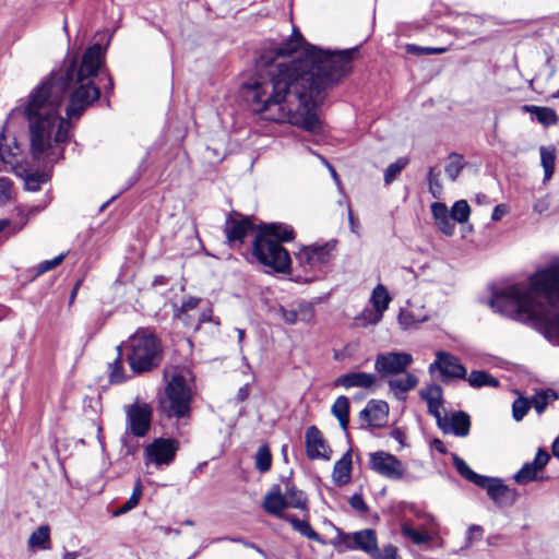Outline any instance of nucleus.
<instances>
[{
	"label": "nucleus",
	"instance_id": "f257e3e1",
	"mask_svg": "<svg viewBox=\"0 0 559 559\" xmlns=\"http://www.w3.org/2000/svg\"><path fill=\"white\" fill-rule=\"evenodd\" d=\"M304 44L302 35L294 29L288 39L265 50L258 67L267 68L266 74L259 73L243 83L242 91L250 109L262 119L319 133L322 123L317 108L326 91L350 72L358 49L332 52L311 46L297 59L273 64L276 58L290 56Z\"/></svg>",
	"mask_w": 559,
	"mask_h": 559
},
{
	"label": "nucleus",
	"instance_id": "f03ea898",
	"mask_svg": "<svg viewBox=\"0 0 559 559\" xmlns=\"http://www.w3.org/2000/svg\"><path fill=\"white\" fill-rule=\"evenodd\" d=\"M105 61L100 44L88 47L80 66L75 60L52 71L28 95L22 114L28 126L29 151L38 162L62 157L59 144L71 140L69 119H78L100 96L95 78Z\"/></svg>",
	"mask_w": 559,
	"mask_h": 559
},
{
	"label": "nucleus",
	"instance_id": "7ed1b4c3",
	"mask_svg": "<svg viewBox=\"0 0 559 559\" xmlns=\"http://www.w3.org/2000/svg\"><path fill=\"white\" fill-rule=\"evenodd\" d=\"M489 306L559 345V259L533 273L528 285L516 283L493 293Z\"/></svg>",
	"mask_w": 559,
	"mask_h": 559
},
{
	"label": "nucleus",
	"instance_id": "20e7f679",
	"mask_svg": "<svg viewBox=\"0 0 559 559\" xmlns=\"http://www.w3.org/2000/svg\"><path fill=\"white\" fill-rule=\"evenodd\" d=\"M193 397V379L189 371L176 369L158 399V409L168 419L189 418Z\"/></svg>",
	"mask_w": 559,
	"mask_h": 559
},
{
	"label": "nucleus",
	"instance_id": "39448f33",
	"mask_svg": "<svg viewBox=\"0 0 559 559\" xmlns=\"http://www.w3.org/2000/svg\"><path fill=\"white\" fill-rule=\"evenodd\" d=\"M127 359L134 374L151 372L158 368L163 360L162 345L155 335L138 331L129 337Z\"/></svg>",
	"mask_w": 559,
	"mask_h": 559
},
{
	"label": "nucleus",
	"instance_id": "423d86ee",
	"mask_svg": "<svg viewBox=\"0 0 559 559\" xmlns=\"http://www.w3.org/2000/svg\"><path fill=\"white\" fill-rule=\"evenodd\" d=\"M126 436L122 437V445L126 455H133L136 451L135 445H130L128 442L129 436L135 438H144L151 430L153 408L150 404L144 402H134L126 406Z\"/></svg>",
	"mask_w": 559,
	"mask_h": 559
},
{
	"label": "nucleus",
	"instance_id": "0eeeda50",
	"mask_svg": "<svg viewBox=\"0 0 559 559\" xmlns=\"http://www.w3.org/2000/svg\"><path fill=\"white\" fill-rule=\"evenodd\" d=\"M252 253L263 265L272 269L276 273H288L290 271L292 259L288 251L277 241L257 234Z\"/></svg>",
	"mask_w": 559,
	"mask_h": 559
},
{
	"label": "nucleus",
	"instance_id": "6e6552de",
	"mask_svg": "<svg viewBox=\"0 0 559 559\" xmlns=\"http://www.w3.org/2000/svg\"><path fill=\"white\" fill-rule=\"evenodd\" d=\"M337 241L331 239L322 245L313 243L302 247L295 259L298 265L313 276L323 273L325 266L335 258Z\"/></svg>",
	"mask_w": 559,
	"mask_h": 559
},
{
	"label": "nucleus",
	"instance_id": "1a4fd4ad",
	"mask_svg": "<svg viewBox=\"0 0 559 559\" xmlns=\"http://www.w3.org/2000/svg\"><path fill=\"white\" fill-rule=\"evenodd\" d=\"M179 443L170 438H156L144 449L146 463L156 466L169 465L176 457Z\"/></svg>",
	"mask_w": 559,
	"mask_h": 559
},
{
	"label": "nucleus",
	"instance_id": "9d476101",
	"mask_svg": "<svg viewBox=\"0 0 559 559\" xmlns=\"http://www.w3.org/2000/svg\"><path fill=\"white\" fill-rule=\"evenodd\" d=\"M369 467L374 473L392 480H400L404 476L403 463L393 454L377 451L369 455Z\"/></svg>",
	"mask_w": 559,
	"mask_h": 559
},
{
	"label": "nucleus",
	"instance_id": "9b49d317",
	"mask_svg": "<svg viewBox=\"0 0 559 559\" xmlns=\"http://www.w3.org/2000/svg\"><path fill=\"white\" fill-rule=\"evenodd\" d=\"M413 364V356L408 353H383L379 354L374 361V369L381 377L401 374Z\"/></svg>",
	"mask_w": 559,
	"mask_h": 559
},
{
	"label": "nucleus",
	"instance_id": "f8f14e48",
	"mask_svg": "<svg viewBox=\"0 0 559 559\" xmlns=\"http://www.w3.org/2000/svg\"><path fill=\"white\" fill-rule=\"evenodd\" d=\"M254 228V224L248 216H243L236 211L228 215L224 224V233L229 245L243 243L246 236Z\"/></svg>",
	"mask_w": 559,
	"mask_h": 559
},
{
	"label": "nucleus",
	"instance_id": "ddd939ff",
	"mask_svg": "<svg viewBox=\"0 0 559 559\" xmlns=\"http://www.w3.org/2000/svg\"><path fill=\"white\" fill-rule=\"evenodd\" d=\"M439 370L443 379H465L466 368L452 354L443 350L436 353V360L430 364L429 372Z\"/></svg>",
	"mask_w": 559,
	"mask_h": 559
},
{
	"label": "nucleus",
	"instance_id": "4468645a",
	"mask_svg": "<svg viewBox=\"0 0 559 559\" xmlns=\"http://www.w3.org/2000/svg\"><path fill=\"white\" fill-rule=\"evenodd\" d=\"M480 488L487 491L489 498L499 507H511L516 501V490L509 488L503 484L502 479L486 476V481Z\"/></svg>",
	"mask_w": 559,
	"mask_h": 559
},
{
	"label": "nucleus",
	"instance_id": "2eb2a0df",
	"mask_svg": "<svg viewBox=\"0 0 559 559\" xmlns=\"http://www.w3.org/2000/svg\"><path fill=\"white\" fill-rule=\"evenodd\" d=\"M340 536L347 549L361 550L370 557L378 556L377 536L373 530L367 528L356 532L352 537L340 532Z\"/></svg>",
	"mask_w": 559,
	"mask_h": 559
},
{
	"label": "nucleus",
	"instance_id": "dca6fc26",
	"mask_svg": "<svg viewBox=\"0 0 559 559\" xmlns=\"http://www.w3.org/2000/svg\"><path fill=\"white\" fill-rule=\"evenodd\" d=\"M390 301L391 296L386 288L382 284H378L371 294V302L374 310L364 312L362 318H357V320H364V322L360 323L361 325L377 324L382 319L383 312L388 309Z\"/></svg>",
	"mask_w": 559,
	"mask_h": 559
},
{
	"label": "nucleus",
	"instance_id": "f3484780",
	"mask_svg": "<svg viewBox=\"0 0 559 559\" xmlns=\"http://www.w3.org/2000/svg\"><path fill=\"white\" fill-rule=\"evenodd\" d=\"M306 452L310 460L322 459L329 461L331 459V449L323 439L321 431L316 426H310L306 430Z\"/></svg>",
	"mask_w": 559,
	"mask_h": 559
},
{
	"label": "nucleus",
	"instance_id": "a211bd4d",
	"mask_svg": "<svg viewBox=\"0 0 559 559\" xmlns=\"http://www.w3.org/2000/svg\"><path fill=\"white\" fill-rule=\"evenodd\" d=\"M437 426L443 433L465 438L469 433L471 417L463 411L453 412L450 416H443Z\"/></svg>",
	"mask_w": 559,
	"mask_h": 559
},
{
	"label": "nucleus",
	"instance_id": "6ab92c4d",
	"mask_svg": "<svg viewBox=\"0 0 559 559\" xmlns=\"http://www.w3.org/2000/svg\"><path fill=\"white\" fill-rule=\"evenodd\" d=\"M549 459L550 456L547 451L538 449L534 460L525 463L522 468L514 474L513 479L519 485H525L530 481L537 480V474L544 469Z\"/></svg>",
	"mask_w": 559,
	"mask_h": 559
},
{
	"label": "nucleus",
	"instance_id": "aec40b11",
	"mask_svg": "<svg viewBox=\"0 0 559 559\" xmlns=\"http://www.w3.org/2000/svg\"><path fill=\"white\" fill-rule=\"evenodd\" d=\"M389 415V405L381 400H371L360 412L359 417L368 427L379 428L385 425Z\"/></svg>",
	"mask_w": 559,
	"mask_h": 559
},
{
	"label": "nucleus",
	"instance_id": "412c9836",
	"mask_svg": "<svg viewBox=\"0 0 559 559\" xmlns=\"http://www.w3.org/2000/svg\"><path fill=\"white\" fill-rule=\"evenodd\" d=\"M377 381V377L373 373H368L364 371H354L338 376L334 380L335 386H341L344 389L350 388H362L369 389Z\"/></svg>",
	"mask_w": 559,
	"mask_h": 559
},
{
	"label": "nucleus",
	"instance_id": "4be33fe9",
	"mask_svg": "<svg viewBox=\"0 0 559 559\" xmlns=\"http://www.w3.org/2000/svg\"><path fill=\"white\" fill-rule=\"evenodd\" d=\"M431 214L440 231L445 236H452L455 230V223L447 205L441 202L432 203Z\"/></svg>",
	"mask_w": 559,
	"mask_h": 559
},
{
	"label": "nucleus",
	"instance_id": "5701e85b",
	"mask_svg": "<svg viewBox=\"0 0 559 559\" xmlns=\"http://www.w3.org/2000/svg\"><path fill=\"white\" fill-rule=\"evenodd\" d=\"M352 450L349 449L338 461L335 462L332 479L336 486H345L352 478Z\"/></svg>",
	"mask_w": 559,
	"mask_h": 559
},
{
	"label": "nucleus",
	"instance_id": "b1692460",
	"mask_svg": "<svg viewBox=\"0 0 559 559\" xmlns=\"http://www.w3.org/2000/svg\"><path fill=\"white\" fill-rule=\"evenodd\" d=\"M259 233L280 243L292 241L295 237L293 227L283 223L263 224L260 227Z\"/></svg>",
	"mask_w": 559,
	"mask_h": 559
},
{
	"label": "nucleus",
	"instance_id": "393cba45",
	"mask_svg": "<svg viewBox=\"0 0 559 559\" xmlns=\"http://www.w3.org/2000/svg\"><path fill=\"white\" fill-rule=\"evenodd\" d=\"M286 502L287 499L284 498L281 487L275 485L273 490L264 497L263 508L267 513L283 518V510L288 508Z\"/></svg>",
	"mask_w": 559,
	"mask_h": 559
},
{
	"label": "nucleus",
	"instance_id": "a878e982",
	"mask_svg": "<svg viewBox=\"0 0 559 559\" xmlns=\"http://www.w3.org/2000/svg\"><path fill=\"white\" fill-rule=\"evenodd\" d=\"M524 112L535 115L536 120L544 127H550L558 123L559 117L557 112L550 107L524 105L522 107Z\"/></svg>",
	"mask_w": 559,
	"mask_h": 559
},
{
	"label": "nucleus",
	"instance_id": "bb28decb",
	"mask_svg": "<svg viewBox=\"0 0 559 559\" xmlns=\"http://www.w3.org/2000/svg\"><path fill=\"white\" fill-rule=\"evenodd\" d=\"M284 520L288 522L292 527L301 536L314 540L321 545H325V540L312 528L310 523L306 520H300L295 515H285Z\"/></svg>",
	"mask_w": 559,
	"mask_h": 559
},
{
	"label": "nucleus",
	"instance_id": "cd10ccee",
	"mask_svg": "<svg viewBox=\"0 0 559 559\" xmlns=\"http://www.w3.org/2000/svg\"><path fill=\"white\" fill-rule=\"evenodd\" d=\"M5 140V124L0 131V171H5L7 166L13 167L14 158L16 157L20 147L16 141H13V145L4 146L3 141Z\"/></svg>",
	"mask_w": 559,
	"mask_h": 559
},
{
	"label": "nucleus",
	"instance_id": "c85d7f7f",
	"mask_svg": "<svg viewBox=\"0 0 559 559\" xmlns=\"http://www.w3.org/2000/svg\"><path fill=\"white\" fill-rule=\"evenodd\" d=\"M284 498L287 499V507L306 510L308 500L302 490L297 489L289 479L285 481Z\"/></svg>",
	"mask_w": 559,
	"mask_h": 559
},
{
	"label": "nucleus",
	"instance_id": "c756f323",
	"mask_svg": "<svg viewBox=\"0 0 559 559\" xmlns=\"http://www.w3.org/2000/svg\"><path fill=\"white\" fill-rule=\"evenodd\" d=\"M28 548L49 550L51 549L50 528L48 525L37 527L28 538Z\"/></svg>",
	"mask_w": 559,
	"mask_h": 559
},
{
	"label": "nucleus",
	"instance_id": "7c9ffc66",
	"mask_svg": "<svg viewBox=\"0 0 559 559\" xmlns=\"http://www.w3.org/2000/svg\"><path fill=\"white\" fill-rule=\"evenodd\" d=\"M331 413L338 420L344 431L347 430L349 424V400L345 395L338 396L332 407Z\"/></svg>",
	"mask_w": 559,
	"mask_h": 559
},
{
	"label": "nucleus",
	"instance_id": "2f4dec72",
	"mask_svg": "<svg viewBox=\"0 0 559 559\" xmlns=\"http://www.w3.org/2000/svg\"><path fill=\"white\" fill-rule=\"evenodd\" d=\"M126 380L127 376L123 367L121 345H119L117 346V357L112 362L108 364V381L111 384H119Z\"/></svg>",
	"mask_w": 559,
	"mask_h": 559
},
{
	"label": "nucleus",
	"instance_id": "473e14b6",
	"mask_svg": "<svg viewBox=\"0 0 559 559\" xmlns=\"http://www.w3.org/2000/svg\"><path fill=\"white\" fill-rule=\"evenodd\" d=\"M404 373L405 376L403 378H391L388 380L390 389L394 391L397 397L400 394H404L414 389L418 383V379L415 374L409 372Z\"/></svg>",
	"mask_w": 559,
	"mask_h": 559
},
{
	"label": "nucleus",
	"instance_id": "72a5a7b5",
	"mask_svg": "<svg viewBox=\"0 0 559 559\" xmlns=\"http://www.w3.org/2000/svg\"><path fill=\"white\" fill-rule=\"evenodd\" d=\"M452 459H453V464H454L457 473L463 478L467 479L468 481H471L477 486L484 485L483 483L486 481V476L475 473L467 465V463L463 459H461L457 454H452Z\"/></svg>",
	"mask_w": 559,
	"mask_h": 559
},
{
	"label": "nucleus",
	"instance_id": "f704fd0d",
	"mask_svg": "<svg viewBox=\"0 0 559 559\" xmlns=\"http://www.w3.org/2000/svg\"><path fill=\"white\" fill-rule=\"evenodd\" d=\"M467 382L472 388L499 386V380L484 370H473L467 378Z\"/></svg>",
	"mask_w": 559,
	"mask_h": 559
},
{
	"label": "nucleus",
	"instance_id": "c9c22d12",
	"mask_svg": "<svg viewBox=\"0 0 559 559\" xmlns=\"http://www.w3.org/2000/svg\"><path fill=\"white\" fill-rule=\"evenodd\" d=\"M142 493H143L142 481L140 478H138L134 484L133 491H132L130 498L121 507H119L117 510H115L112 515L120 516V515L131 511L132 509H134L139 504Z\"/></svg>",
	"mask_w": 559,
	"mask_h": 559
},
{
	"label": "nucleus",
	"instance_id": "e433bc0d",
	"mask_svg": "<svg viewBox=\"0 0 559 559\" xmlns=\"http://www.w3.org/2000/svg\"><path fill=\"white\" fill-rule=\"evenodd\" d=\"M540 163L544 168V181L549 180L555 171L556 154L555 148L542 146L540 150Z\"/></svg>",
	"mask_w": 559,
	"mask_h": 559
},
{
	"label": "nucleus",
	"instance_id": "4c0bfd02",
	"mask_svg": "<svg viewBox=\"0 0 559 559\" xmlns=\"http://www.w3.org/2000/svg\"><path fill=\"white\" fill-rule=\"evenodd\" d=\"M448 159L449 162L444 169L445 174L452 181H455L465 166L464 158L457 153H451Z\"/></svg>",
	"mask_w": 559,
	"mask_h": 559
},
{
	"label": "nucleus",
	"instance_id": "58836bf2",
	"mask_svg": "<svg viewBox=\"0 0 559 559\" xmlns=\"http://www.w3.org/2000/svg\"><path fill=\"white\" fill-rule=\"evenodd\" d=\"M558 397L557 393L551 390V389H548L546 391H540V392H537L533 397L532 400L530 401V403L533 405V407L535 408L536 413L538 415L543 414L547 407V404H548V401L551 399V400H556Z\"/></svg>",
	"mask_w": 559,
	"mask_h": 559
},
{
	"label": "nucleus",
	"instance_id": "ea45409f",
	"mask_svg": "<svg viewBox=\"0 0 559 559\" xmlns=\"http://www.w3.org/2000/svg\"><path fill=\"white\" fill-rule=\"evenodd\" d=\"M272 455L266 444L261 445L255 454V467L259 472L265 473L271 468Z\"/></svg>",
	"mask_w": 559,
	"mask_h": 559
},
{
	"label": "nucleus",
	"instance_id": "a19ab883",
	"mask_svg": "<svg viewBox=\"0 0 559 559\" xmlns=\"http://www.w3.org/2000/svg\"><path fill=\"white\" fill-rule=\"evenodd\" d=\"M408 162V158L400 157L394 163L390 164L384 170V182L386 185L393 182L400 173L407 166Z\"/></svg>",
	"mask_w": 559,
	"mask_h": 559
},
{
	"label": "nucleus",
	"instance_id": "79ce46f5",
	"mask_svg": "<svg viewBox=\"0 0 559 559\" xmlns=\"http://www.w3.org/2000/svg\"><path fill=\"white\" fill-rule=\"evenodd\" d=\"M471 214V207L465 200H459L454 202L451 209L452 219L457 223L467 222Z\"/></svg>",
	"mask_w": 559,
	"mask_h": 559
},
{
	"label": "nucleus",
	"instance_id": "37998d69",
	"mask_svg": "<svg viewBox=\"0 0 559 559\" xmlns=\"http://www.w3.org/2000/svg\"><path fill=\"white\" fill-rule=\"evenodd\" d=\"M201 299L198 297L189 296L182 300V304L179 308L175 309V317L181 321H186V316L190 310L195 309Z\"/></svg>",
	"mask_w": 559,
	"mask_h": 559
},
{
	"label": "nucleus",
	"instance_id": "c03bdc74",
	"mask_svg": "<svg viewBox=\"0 0 559 559\" xmlns=\"http://www.w3.org/2000/svg\"><path fill=\"white\" fill-rule=\"evenodd\" d=\"M531 407V403L527 399L519 397L512 404V415L516 421L524 418Z\"/></svg>",
	"mask_w": 559,
	"mask_h": 559
},
{
	"label": "nucleus",
	"instance_id": "a18cd8bd",
	"mask_svg": "<svg viewBox=\"0 0 559 559\" xmlns=\"http://www.w3.org/2000/svg\"><path fill=\"white\" fill-rule=\"evenodd\" d=\"M427 179H428L429 192L432 194L433 198L439 199L442 193V186L439 181V174L436 173L433 167L429 168Z\"/></svg>",
	"mask_w": 559,
	"mask_h": 559
},
{
	"label": "nucleus",
	"instance_id": "49530a36",
	"mask_svg": "<svg viewBox=\"0 0 559 559\" xmlns=\"http://www.w3.org/2000/svg\"><path fill=\"white\" fill-rule=\"evenodd\" d=\"M406 51L412 55H441L447 51L445 48L439 47H420L417 45L409 44L406 47Z\"/></svg>",
	"mask_w": 559,
	"mask_h": 559
},
{
	"label": "nucleus",
	"instance_id": "de8ad7c7",
	"mask_svg": "<svg viewBox=\"0 0 559 559\" xmlns=\"http://www.w3.org/2000/svg\"><path fill=\"white\" fill-rule=\"evenodd\" d=\"M442 388L439 384H430L420 391V397L428 402L435 400H442Z\"/></svg>",
	"mask_w": 559,
	"mask_h": 559
},
{
	"label": "nucleus",
	"instance_id": "09e8293b",
	"mask_svg": "<svg viewBox=\"0 0 559 559\" xmlns=\"http://www.w3.org/2000/svg\"><path fill=\"white\" fill-rule=\"evenodd\" d=\"M13 183L7 177H0V205H5L12 198Z\"/></svg>",
	"mask_w": 559,
	"mask_h": 559
},
{
	"label": "nucleus",
	"instance_id": "8fccbe9b",
	"mask_svg": "<svg viewBox=\"0 0 559 559\" xmlns=\"http://www.w3.org/2000/svg\"><path fill=\"white\" fill-rule=\"evenodd\" d=\"M66 258V254L64 253H61L57 257H55L53 259L51 260H46V261H43L41 263L38 264L37 266V274L40 275V274H44L52 269H55L56 266H58L59 264L62 263V261L64 260Z\"/></svg>",
	"mask_w": 559,
	"mask_h": 559
},
{
	"label": "nucleus",
	"instance_id": "3c124183",
	"mask_svg": "<svg viewBox=\"0 0 559 559\" xmlns=\"http://www.w3.org/2000/svg\"><path fill=\"white\" fill-rule=\"evenodd\" d=\"M43 182H45V176L41 174H29L25 178V187L29 191H37Z\"/></svg>",
	"mask_w": 559,
	"mask_h": 559
},
{
	"label": "nucleus",
	"instance_id": "603ef678",
	"mask_svg": "<svg viewBox=\"0 0 559 559\" xmlns=\"http://www.w3.org/2000/svg\"><path fill=\"white\" fill-rule=\"evenodd\" d=\"M373 559H396L397 548L391 544L383 547L382 550L378 548V556H371Z\"/></svg>",
	"mask_w": 559,
	"mask_h": 559
},
{
	"label": "nucleus",
	"instance_id": "864d4df0",
	"mask_svg": "<svg viewBox=\"0 0 559 559\" xmlns=\"http://www.w3.org/2000/svg\"><path fill=\"white\" fill-rule=\"evenodd\" d=\"M297 311L298 318L302 322H310L314 316L313 308L308 304H300Z\"/></svg>",
	"mask_w": 559,
	"mask_h": 559
},
{
	"label": "nucleus",
	"instance_id": "5fc2aeb1",
	"mask_svg": "<svg viewBox=\"0 0 559 559\" xmlns=\"http://www.w3.org/2000/svg\"><path fill=\"white\" fill-rule=\"evenodd\" d=\"M484 530L481 526L473 524L467 530L466 542L471 546L475 540H479L483 537Z\"/></svg>",
	"mask_w": 559,
	"mask_h": 559
},
{
	"label": "nucleus",
	"instance_id": "6e6d98bb",
	"mask_svg": "<svg viewBox=\"0 0 559 559\" xmlns=\"http://www.w3.org/2000/svg\"><path fill=\"white\" fill-rule=\"evenodd\" d=\"M348 502H349V506H350L354 510H356V511H358V512H360V513H365V512L368 510V506H367V504H366V502L364 501L362 496H361V495H359V493H354V495L349 498Z\"/></svg>",
	"mask_w": 559,
	"mask_h": 559
},
{
	"label": "nucleus",
	"instance_id": "4d7b16f0",
	"mask_svg": "<svg viewBox=\"0 0 559 559\" xmlns=\"http://www.w3.org/2000/svg\"><path fill=\"white\" fill-rule=\"evenodd\" d=\"M441 405H442V400H435V401L427 402L428 413L431 414L436 418L437 425L440 424L441 419L443 418V416L440 413Z\"/></svg>",
	"mask_w": 559,
	"mask_h": 559
},
{
	"label": "nucleus",
	"instance_id": "13d9d810",
	"mask_svg": "<svg viewBox=\"0 0 559 559\" xmlns=\"http://www.w3.org/2000/svg\"><path fill=\"white\" fill-rule=\"evenodd\" d=\"M550 207V198L549 195H544L537 199L533 204V210L535 213L543 214L547 212Z\"/></svg>",
	"mask_w": 559,
	"mask_h": 559
},
{
	"label": "nucleus",
	"instance_id": "bf43d9fd",
	"mask_svg": "<svg viewBox=\"0 0 559 559\" xmlns=\"http://www.w3.org/2000/svg\"><path fill=\"white\" fill-rule=\"evenodd\" d=\"M282 317L287 324H295L299 321L297 309L281 308Z\"/></svg>",
	"mask_w": 559,
	"mask_h": 559
},
{
	"label": "nucleus",
	"instance_id": "052dcab7",
	"mask_svg": "<svg viewBox=\"0 0 559 559\" xmlns=\"http://www.w3.org/2000/svg\"><path fill=\"white\" fill-rule=\"evenodd\" d=\"M224 539H228L234 543H239V544L243 545L245 547L254 549L255 551H258L261 555H265L264 551L258 545H255L251 542H248L242 537H235V538L234 537H225Z\"/></svg>",
	"mask_w": 559,
	"mask_h": 559
},
{
	"label": "nucleus",
	"instance_id": "680f3d73",
	"mask_svg": "<svg viewBox=\"0 0 559 559\" xmlns=\"http://www.w3.org/2000/svg\"><path fill=\"white\" fill-rule=\"evenodd\" d=\"M405 534L415 543V544H423L426 542V537L419 533L416 530H405Z\"/></svg>",
	"mask_w": 559,
	"mask_h": 559
},
{
	"label": "nucleus",
	"instance_id": "e2e57ef3",
	"mask_svg": "<svg viewBox=\"0 0 559 559\" xmlns=\"http://www.w3.org/2000/svg\"><path fill=\"white\" fill-rule=\"evenodd\" d=\"M390 436L396 440L402 447H404V441H405V433L404 431L401 429V428H394L391 432H390Z\"/></svg>",
	"mask_w": 559,
	"mask_h": 559
},
{
	"label": "nucleus",
	"instance_id": "0e129e2a",
	"mask_svg": "<svg viewBox=\"0 0 559 559\" xmlns=\"http://www.w3.org/2000/svg\"><path fill=\"white\" fill-rule=\"evenodd\" d=\"M506 211L503 209L502 205H497L495 209H493V212L491 214V219L492 221H499L503 215H504Z\"/></svg>",
	"mask_w": 559,
	"mask_h": 559
},
{
	"label": "nucleus",
	"instance_id": "69168bd1",
	"mask_svg": "<svg viewBox=\"0 0 559 559\" xmlns=\"http://www.w3.org/2000/svg\"><path fill=\"white\" fill-rule=\"evenodd\" d=\"M432 445L439 453L444 454L447 452L445 445L440 439H435Z\"/></svg>",
	"mask_w": 559,
	"mask_h": 559
},
{
	"label": "nucleus",
	"instance_id": "338daca9",
	"mask_svg": "<svg viewBox=\"0 0 559 559\" xmlns=\"http://www.w3.org/2000/svg\"><path fill=\"white\" fill-rule=\"evenodd\" d=\"M552 454L559 460V436L552 443Z\"/></svg>",
	"mask_w": 559,
	"mask_h": 559
},
{
	"label": "nucleus",
	"instance_id": "774afa93",
	"mask_svg": "<svg viewBox=\"0 0 559 559\" xmlns=\"http://www.w3.org/2000/svg\"><path fill=\"white\" fill-rule=\"evenodd\" d=\"M247 396H248V389H247V386H243L238 392V400L243 401L247 399Z\"/></svg>",
	"mask_w": 559,
	"mask_h": 559
}]
</instances>
